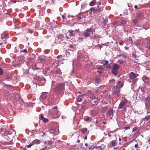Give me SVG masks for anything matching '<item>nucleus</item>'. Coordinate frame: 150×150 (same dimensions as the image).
Returning a JSON list of instances; mask_svg holds the SVG:
<instances>
[{
	"label": "nucleus",
	"instance_id": "62",
	"mask_svg": "<svg viewBox=\"0 0 150 150\" xmlns=\"http://www.w3.org/2000/svg\"><path fill=\"white\" fill-rule=\"evenodd\" d=\"M57 106H54V109H57Z\"/></svg>",
	"mask_w": 150,
	"mask_h": 150
},
{
	"label": "nucleus",
	"instance_id": "49",
	"mask_svg": "<svg viewBox=\"0 0 150 150\" xmlns=\"http://www.w3.org/2000/svg\"><path fill=\"white\" fill-rule=\"evenodd\" d=\"M137 129V128L136 127H134L132 129L133 132H134L135 131H136Z\"/></svg>",
	"mask_w": 150,
	"mask_h": 150
},
{
	"label": "nucleus",
	"instance_id": "42",
	"mask_svg": "<svg viewBox=\"0 0 150 150\" xmlns=\"http://www.w3.org/2000/svg\"><path fill=\"white\" fill-rule=\"evenodd\" d=\"M124 128L125 130L129 129H130V127L128 126L126 127H124Z\"/></svg>",
	"mask_w": 150,
	"mask_h": 150
},
{
	"label": "nucleus",
	"instance_id": "38",
	"mask_svg": "<svg viewBox=\"0 0 150 150\" xmlns=\"http://www.w3.org/2000/svg\"><path fill=\"white\" fill-rule=\"evenodd\" d=\"M93 104L95 105H97L98 104V101H97V100H95V101L93 100Z\"/></svg>",
	"mask_w": 150,
	"mask_h": 150
},
{
	"label": "nucleus",
	"instance_id": "3",
	"mask_svg": "<svg viewBox=\"0 0 150 150\" xmlns=\"http://www.w3.org/2000/svg\"><path fill=\"white\" fill-rule=\"evenodd\" d=\"M139 76L138 74H135L133 72H131L129 74V76L130 79L132 80L134 83L136 82L137 80V77Z\"/></svg>",
	"mask_w": 150,
	"mask_h": 150
},
{
	"label": "nucleus",
	"instance_id": "20",
	"mask_svg": "<svg viewBox=\"0 0 150 150\" xmlns=\"http://www.w3.org/2000/svg\"><path fill=\"white\" fill-rule=\"evenodd\" d=\"M98 70L97 71V72H98L99 74H101L103 72V69L102 68L99 67L97 69Z\"/></svg>",
	"mask_w": 150,
	"mask_h": 150
},
{
	"label": "nucleus",
	"instance_id": "50",
	"mask_svg": "<svg viewBox=\"0 0 150 150\" xmlns=\"http://www.w3.org/2000/svg\"><path fill=\"white\" fill-rule=\"evenodd\" d=\"M32 146V145L30 144L28 145H27V147L29 148L30 147Z\"/></svg>",
	"mask_w": 150,
	"mask_h": 150
},
{
	"label": "nucleus",
	"instance_id": "32",
	"mask_svg": "<svg viewBox=\"0 0 150 150\" xmlns=\"http://www.w3.org/2000/svg\"><path fill=\"white\" fill-rule=\"evenodd\" d=\"M4 74V71L0 67V75L2 76Z\"/></svg>",
	"mask_w": 150,
	"mask_h": 150
},
{
	"label": "nucleus",
	"instance_id": "18",
	"mask_svg": "<svg viewBox=\"0 0 150 150\" xmlns=\"http://www.w3.org/2000/svg\"><path fill=\"white\" fill-rule=\"evenodd\" d=\"M96 3V0H93L91 1L89 3L90 6H94Z\"/></svg>",
	"mask_w": 150,
	"mask_h": 150
},
{
	"label": "nucleus",
	"instance_id": "44",
	"mask_svg": "<svg viewBox=\"0 0 150 150\" xmlns=\"http://www.w3.org/2000/svg\"><path fill=\"white\" fill-rule=\"evenodd\" d=\"M142 15V14L141 13H139L137 14V17L138 18H140Z\"/></svg>",
	"mask_w": 150,
	"mask_h": 150
},
{
	"label": "nucleus",
	"instance_id": "46",
	"mask_svg": "<svg viewBox=\"0 0 150 150\" xmlns=\"http://www.w3.org/2000/svg\"><path fill=\"white\" fill-rule=\"evenodd\" d=\"M94 149V147L93 146H91L90 147H89V150H93Z\"/></svg>",
	"mask_w": 150,
	"mask_h": 150
},
{
	"label": "nucleus",
	"instance_id": "6",
	"mask_svg": "<svg viewBox=\"0 0 150 150\" xmlns=\"http://www.w3.org/2000/svg\"><path fill=\"white\" fill-rule=\"evenodd\" d=\"M99 108L98 107H96L91 111V115L96 116L99 113Z\"/></svg>",
	"mask_w": 150,
	"mask_h": 150
},
{
	"label": "nucleus",
	"instance_id": "12",
	"mask_svg": "<svg viewBox=\"0 0 150 150\" xmlns=\"http://www.w3.org/2000/svg\"><path fill=\"white\" fill-rule=\"evenodd\" d=\"M108 115L110 117H112L113 116V110L111 109H110L107 112Z\"/></svg>",
	"mask_w": 150,
	"mask_h": 150
},
{
	"label": "nucleus",
	"instance_id": "19",
	"mask_svg": "<svg viewBox=\"0 0 150 150\" xmlns=\"http://www.w3.org/2000/svg\"><path fill=\"white\" fill-rule=\"evenodd\" d=\"M63 36L62 34H60L58 36V39L59 40V41H62V39L63 38Z\"/></svg>",
	"mask_w": 150,
	"mask_h": 150
},
{
	"label": "nucleus",
	"instance_id": "28",
	"mask_svg": "<svg viewBox=\"0 0 150 150\" xmlns=\"http://www.w3.org/2000/svg\"><path fill=\"white\" fill-rule=\"evenodd\" d=\"M88 130V129L86 128H83L81 129V132L82 133H84L86 132Z\"/></svg>",
	"mask_w": 150,
	"mask_h": 150
},
{
	"label": "nucleus",
	"instance_id": "15",
	"mask_svg": "<svg viewBox=\"0 0 150 150\" xmlns=\"http://www.w3.org/2000/svg\"><path fill=\"white\" fill-rule=\"evenodd\" d=\"M100 82V81L99 77H97L96 79L95 84L96 86H98Z\"/></svg>",
	"mask_w": 150,
	"mask_h": 150
},
{
	"label": "nucleus",
	"instance_id": "52",
	"mask_svg": "<svg viewBox=\"0 0 150 150\" xmlns=\"http://www.w3.org/2000/svg\"><path fill=\"white\" fill-rule=\"evenodd\" d=\"M96 4H97V5H101L100 3L99 2V1H98V2H96Z\"/></svg>",
	"mask_w": 150,
	"mask_h": 150
},
{
	"label": "nucleus",
	"instance_id": "17",
	"mask_svg": "<svg viewBox=\"0 0 150 150\" xmlns=\"http://www.w3.org/2000/svg\"><path fill=\"white\" fill-rule=\"evenodd\" d=\"M33 141L34 144H40L41 142V141L40 140L37 139H35Z\"/></svg>",
	"mask_w": 150,
	"mask_h": 150
},
{
	"label": "nucleus",
	"instance_id": "27",
	"mask_svg": "<svg viewBox=\"0 0 150 150\" xmlns=\"http://www.w3.org/2000/svg\"><path fill=\"white\" fill-rule=\"evenodd\" d=\"M108 21V18H105V19L104 20L103 23L105 25H106L107 24Z\"/></svg>",
	"mask_w": 150,
	"mask_h": 150
},
{
	"label": "nucleus",
	"instance_id": "14",
	"mask_svg": "<svg viewBox=\"0 0 150 150\" xmlns=\"http://www.w3.org/2000/svg\"><path fill=\"white\" fill-rule=\"evenodd\" d=\"M8 38V34L6 33H4L1 35V38L2 39L4 38Z\"/></svg>",
	"mask_w": 150,
	"mask_h": 150
},
{
	"label": "nucleus",
	"instance_id": "34",
	"mask_svg": "<svg viewBox=\"0 0 150 150\" xmlns=\"http://www.w3.org/2000/svg\"><path fill=\"white\" fill-rule=\"evenodd\" d=\"M124 61H123V60L121 59V60H119L117 62V63H119L120 64H122L123 63H124Z\"/></svg>",
	"mask_w": 150,
	"mask_h": 150
},
{
	"label": "nucleus",
	"instance_id": "53",
	"mask_svg": "<svg viewBox=\"0 0 150 150\" xmlns=\"http://www.w3.org/2000/svg\"><path fill=\"white\" fill-rule=\"evenodd\" d=\"M103 110H104V111H103V113H105V110H106V108L104 107V108H103Z\"/></svg>",
	"mask_w": 150,
	"mask_h": 150
},
{
	"label": "nucleus",
	"instance_id": "4",
	"mask_svg": "<svg viewBox=\"0 0 150 150\" xmlns=\"http://www.w3.org/2000/svg\"><path fill=\"white\" fill-rule=\"evenodd\" d=\"M127 101V100L126 99L122 101L119 105V108L123 110L125 109L127 107L126 104Z\"/></svg>",
	"mask_w": 150,
	"mask_h": 150
},
{
	"label": "nucleus",
	"instance_id": "25",
	"mask_svg": "<svg viewBox=\"0 0 150 150\" xmlns=\"http://www.w3.org/2000/svg\"><path fill=\"white\" fill-rule=\"evenodd\" d=\"M119 66L118 64H115L113 65L112 69L117 70L119 68Z\"/></svg>",
	"mask_w": 150,
	"mask_h": 150
},
{
	"label": "nucleus",
	"instance_id": "23",
	"mask_svg": "<svg viewBox=\"0 0 150 150\" xmlns=\"http://www.w3.org/2000/svg\"><path fill=\"white\" fill-rule=\"evenodd\" d=\"M11 76V74H8L6 77V79L7 81H10Z\"/></svg>",
	"mask_w": 150,
	"mask_h": 150
},
{
	"label": "nucleus",
	"instance_id": "58",
	"mask_svg": "<svg viewBox=\"0 0 150 150\" xmlns=\"http://www.w3.org/2000/svg\"><path fill=\"white\" fill-rule=\"evenodd\" d=\"M32 145V146L34 145L35 144H34V143L33 142V141L32 142L30 143Z\"/></svg>",
	"mask_w": 150,
	"mask_h": 150
},
{
	"label": "nucleus",
	"instance_id": "55",
	"mask_svg": "<svg viewBox=\"0 0 150 150\" xmlns=\"http://www.w3.org/2000/svg\"><path fill=\"white\" fill-rule=\"evenodd\" d=\"M61 57H62L61 55H58L57 56V59H59Z\"/></svg>",
	"mask_w": 150,
	"mask_h": 150
},
{
	"label": "nucleus",
	"instance_id": "31",
	"mask_svg": "<svg viewBox=\"0 0 150 150\" xmlns=\"http://www.w3.org/2000/svg\"><path fill=\"white\" fill-rule=\"evenodd\" d=\"M40 97L41 98H42L44 99H45L47 97V96L45 94H44L42 95V96H41Z\"/></svg>",
	"mask_w": 150,
	"mask_h": 150
},
{
	"label": "nucleus",
	"instance_id": "29",
	"mask_svg": "<svg viewBox=\"0 0 150 150\" xmlns=\"http://www.w3.org/2000/svg\"><path fill=\"white\" fill-rule=\"evenodd\" d=\"M42 121L45 123H46L48 121V120L47 119L44 118L43 117H42Z\"/></svg>",
	"mask_w": 150,
	"mask_h": 150
},
{
	"label": "nucleus",
	"instance_id": "9",
	"mask_svg": "<svg viewBox=\"0 0 150 150\" xmlns=\"http://www.w3.org/2000/svg\"><path fill=\"white\" fill-rule=\"evenodd\" d=\"M32 69L34 71L37 70L38 72H39L40 71V68H38L37 67L36 64H35L32 67Z\"/></svg>",
	"mask_w": 150,
	"mask_h": 150
},
{
	"label": "nucleus",
	"instance_id": "51",
	"mask_svg": "<svg viewBox=\"0 0 150 150\" xmlns=\"http://www.w3.org/2000/svg\"><path fill=\"white\" fill-rule=\"evenodd\" d=\"M103 148H102V146H98V148H100L101 149H103V148L104 147L103 145Z\"/></svg>",
	"mask_w": 150,
	"mask_h": 150
},
{
	"label": "nucleus",
	"instance_id": "56",
	"mask_svg": "<svg viewBox=\"0 0 150 150\" xmlns=\"http://www.w3.org/2000/svg\"><path fill=\"white\" fill-rule=\"evenodd\" d=\"M62 18H63V19H66V18L65 17V16L64 15H62Z\"/></svg>",
	"mask_w": 150,
	"mask_h": 150
},
{
	"label": "nucleus",
	"instance_id": "5",
	"mask_svg": "<svg viewBox=\"0 0 150 150\" xmlns=\"http://www.w3.org/2000/svg\"><path fill=\"white\" fill-rule=\"evenodd\" d=\"M66 36L64 37L66 38L67 40L70 39L71 36H73L75 35L74 32V31L69 30L68 32L66 34Z\"/></svg>",
	"mask_w": 150,
	"mask_h": 150
},
{
	"label": "nucleus",
	"instance_id": "63",
	"mask_svg": "<svg viewBox=\"0 0 150 150\" xmlns=\"http://www.w3.org/2000/svg\"><path fill=\"white\" fill-rule=\"evenodd\" d=\"M98 147V146H95L94 147V148H96V149H97V147Z\"/></svg>",
	"mask_w": 150,
	"mask_h": 150
},
{
	"label": "nucleus",
	"instance_id": "8",
	"mask_svg": "<svg viewBox=\"0 0 150 150\" xmlns=\"http://www.w3.org/2000/svg\"><path fill=\"white\" fill-rule=\"evenodd\" d=\"M146 106L147 108H149L150 107V97H148L146 100Z\"/></svg>",
	"mask_w": 150,
	"mask_h": 150
},
{
	"label": "nucleus",
	"instance_id": "40",
	"mask_svg": "<svg viewBox=\"0 0 150 150\" xmlns=\"http://www.w3.org/2000/svg\"><path fill=\"white\" fill-rule=\"evenodd\" d=\"M102 10L101 8L98 7V9L97 10V13L98 12H100Z\"/></svg>",
	"mask_w": 150,
	"mask_h": 150
},
{
	"label": "nucleus",
	"instance_id": "16",
	"mask_svg": "<svg viewBox=\"0 0 150 150\" xmlns=\"http://www.w3.org/2000/svg\"><path fill=\"white\" fill-rule=\"evenodd\" d=\"M123 86V83L121 81H120L117 83L116 86L117 88H121Z\"/></svg>",
	"mask_w": 150,
	"mask_h": 150
},
{
	"label": "nucleus",
	"instance_id": "13",
	"mask_svg": "<svg viewBox=\"0 0 150 150\" xmlns=\"http://www.w3.org/2000/svg\"><path fill=\"white\" fill-rule=\"evenodd\" d=\"M117 144V143L115 140L112 141L110 143V145L112 147H114L116 146Z\"/></svg>",
	"mask_w": 150,
	"mask_h": 150
},
{
	"label": "nucleus",
	"instance_id": "59",
	"mask_svg": "<svg viewBox=\"0 0 150 150\" xmlns=\"http://www.w3.org/2000/svg\"><path fill=\"white\" fill-rule=\"evenodd\" d=\"M125 48L126 50H127L128 49V47L126 46L125 47Z\"/></svg>",
	"mask_w": 150,
	"mask_h": 150
},
{
	"label": "nucleus",
	"instance_id": "57",
	"mask_svg": "<svg viewBox=\"0 0 150 150\" xmlns=\"http://www.w3.org/2000/svg\"><path fill=\"white\" fill-rule=\"evenodd\" d=\"M36 79H38L39 81H40L41 80L40 79L39 77H37L36 78Z\"/></svg>",
	"mask_w": 150,
	"mask_h": 150
},
{
	"label": "nucleus",
	"instance_id": "1",
	"mask_svg": "<svg viewBox=\"0 0 150 150\" xmlns=\"http://www.w3.org/2000/svg\"><path fill=\"white\" fill-rule=\"evenodd\" d=\"M93 29L90 28H87L84 31V32L81 33V35L83 36L86 38L88 37H89L91 35V33H93Z\"/></svg>",
	"mask_w": 150,
	"mask_h": 150
},
{
	"label": "nucleus",
	"instance_id": "30",
	"mask_svg": "<svg viewBox=\"0 0 150 150\" xmlns=\"http://www.w3.org/2000/svg\"><path fill=\"white\" fill-rule=\"evenodd\" d=\"M126 23V21L125 20H122L121 22V25H125Z\"/></svg>",
	"mask_w": 150,
	"mask_h": 150
},
{
	"label": "nucleus",
	"instance_id": "36",
	"mask_svg": "<svg viewBox=\"0 0 150 150\" xmlns=\"http://www.w3.org/2000/svg\"><path fill=\"white\" fill-rule=\"evenodd\" d=\"M150 118V115H147L145 118V119L146 121H147Z\"/></svg>",
	"mask_w": 150,
	"mask_h": 150
},
{
	"label": "nucleus",
	"instance_id": "41",
	"mask_svg": "<svg viewBox=\"0 0 150 150\" xmlns=\"http://www.w3.org/2000/svg\"><path fill=\"white\" fill-rule=\"evenodd\" d=\"M55 130L54 129H51L50 130V132L51 133H53L54 132Z\"/></svg>",
	"mask_w": 150,
	"mask_h": 150
},
{
	"label": "nucleus",
	"instance_id": "2",
	"mask_svg": "<svg viewBox=\"0 0 150 150\" xmlns=\"http://www.w3.org/2000/svg\"><path fill=\"white\" fill-rule=\"evenodd\" d=\"M64 83L58 84L54 88V90L57 93H59L64 89Z\"/></svg>",
	"mask_w": 150,
	"mask_h": 150
},
{
	"label": "nucleus",
	"instance_id": "37",
	"mask_svg": "<svg viewBox=\"0 0 150 150\" xmlns=\"http://www.w3.org/2000/svg\"><path fill=\"white\" fill-rule=\"evenodd\" d=\"M81 15L80 14H78L77 15V19L78 20H80L81 19Z\"/></svg>",
	"mask_w": 150,
	"mask_h": 150
},
{
	"label": "nucleus",
	"instance_id": "24",
	"mask_svg": "<svg viewBox=\"0 0 150 150\" xmlns=\"http://www.w3.org/2000/svg\"><path fill=\"white\" fill-rule=\"evenodd\" d=\"M100 38H101V36L97 34H95L93 36V38L95 39Z\"/></svg>",
	"mask_w": 150,
	"mask_h": 150
},
{
	"label": "nucleus",
	"instance_id": "26",
	"mask_svg": "<svg viewBox=\"0 0 150 150\" xmlns=\"http://www.w3.org/2000/svg\"><path fill=\"white\" fill-rule=\"evenodd\" d=\"M112 73L115 75H117L118 74V72L117 69H112Z\"/></svg>",
	"mask_w": 150,
	"mask_h": 150
},
{
	"label": "nucleus",
	"instance_id": "47",
	"mask_svg": "<svg viewBox=\"0 0 150 150\" xmlns=\"http://www.w3.org/2000/svg\"><path fill=\"white\" fill-rule=\"evenodd\" d=\"M47 146H46L44 148H42V149H40V150H47L46 149L47 148Z\"/></svg>",
	"mask_w": 150,
	"mask_h": 150
},
{
	"label": "nucleus",
	"instance_id": "61",
	"mask_svg": "<svg viewBox=\"0 0 150 150\" xmlns=\"http://www.w3.org/2000/svg\"><path fill=\"white\" fill-rule=\"evenodd\" d=\"M135 8L137 9V6L136 5H135L134 7Z\"/></svg>",
	"mask_w": 150,
	"mask_h": 150
},
{
	"label": "nucleus",
	"instance_id": "22",
	"mask_svg": "<svg viewBox=\"0 0 150 150\" xmlns=\"http://www.w3.org/2000/svg\"><path fill=\"white\" fill-rule=\"evenodd\" d=\"M55 74H56L60 75L62 74V72L59 69H57L55 71Z\"/></svg>",
	"mask_w": 150,
	"mask_h": 150
},
{
	"label": "nucleus",
	"instance_id": "39",
	"mask_svg": "<svg viewBox=\"0 0 150 150\" xmlns=\"http://www.w3.org/2000/svg\"><path fill=\"white\" fill-rule=\"evenodd\" d=\"M82 99L79 96L78 97L77 100L78 101L80 102L81 101Z\"/></svg>",
	"mask_w": 150,
	"mask_h": 150
},
{
	"label": "nucleus",
	"instance_id": "21",
	"mask_svg": "<svg viewBox=\"0 0 150 150\" xmlns=\"http://www.w3.org/2000/svg\"><path fill=\"white\" fill-rule=\"evenodd\" d=\"M83 36L81 35V33L80 34V36L78 39V40L79 42H81L82 41L83 39Z\"/></svg>",
	"mask_w": 150,
	"mask_h": 150
},
{
	"label": "nucleus",
	"instance_id": "10",
	"mask_svg": "<svg viewBox=\"0 0 150 150\" xmlns=\"http://www.w3.org/2000/svg\"><path fill=\"white\" fill-rule=\"evenodd\" d=\"M89 11L90 14H91L92 12H93L94 14L97 13V9L94 7L91 8Z\"/></svg>",
	"mask_w": 150,
	"mask_h": 150
},
{
	"label": "nucleus",
	"instance_id": "60",
	"mask_svg": "<svg viewBox=\"0 0 150 150\" xmlns=\"http://www.w3.org/2000/svg\"><path fill=\"white\" fill-rule=\"evenodd\" d=\"M80 140L78 139L77 140V143H79L80 142Z\"/></svg>",
	"mask_w": 150,
	"mask_h": 150
},
{
	"label": "nucleus",
	"instance_id": "35",
	"mask_svg": "<svg viewBox=\"0 0 150 150\" xmlns=\"http://www.w3.org/2000/svg\"><path fill=\"white\" fill-rule=\"evenodd\" d=\"M22 52L27 53L28 52L27 50L26 49H25L23 50H22L21 51L20 53H22Z\"/></svg>",
	"mask_w": 150,
	"mask_h": 150
},
{
	"label": "nucleus",
	"instance_id": "7",
	"mask_svg": "<svg viewBox=\"0 0 150 150\" xmlns=\"http://www.w3.org/2000/svg\"><path fill=\"white\" fill-rule=\"evenodd\" d=\"M98 63L101 64H102L103 66H105L108 63V62L107 60H98Z\"/></svg>",
	"mask_w": 150,
	"mask_h": 150
},
{
	"label": "nucleus",
	"instance_id": "54",
	"mask_svg": "<svg viewBox=\"0 0 150 150\" xmlns=\"http://www.w3.org/2000/svg\"><path fill=\"white\" fill-rule=\"evenodd\" d=\"M134 146L136 148H137L138 147L139 148V147H138V145L137 144H135V145Z\"/></svg>",
	"mask_w": 150,
	"mask_h": 150
},
{
	"label": "nucleus",
	"instance_id": "64",
	"mask_svg": "<svg viewBox=\"0 0 150 150\" xmlns=\"http://www.w3.org/2000/svg\"><path fill=\"white\" fill-rule=\"evenodd\" d=\"M85 146H88V145L87 144V143H86V144H85Z\"/></svg>",
	"mask_w": 150,
	"mask_h": 150
},
{
	"label": "nucleus",
	"instance_id": "45",
	"mask_svg": "<svg viewBox=\"0 0 150 150\" xmlns=\"http://www.w3.org/2000/svg\"><path fill=\"white\" fill-rule=\"evenodd\" d=\"M116 94L117 95V96H119V95L120 94V91H119L118 90Z\"/></svg>",
	"mask_w": 150,
	"mask_h": 150
},
{
	"label": "nucleus",
	"instance_id": "48",
	"mask_svg": "<svg viewBox=\"0 0 150 150\" xmlns=\"http://www.w3.org/2000/svg\"><path fill=\"white\" fill-rule=\"evenodd\" d=\"M91 98H92L93 99H95L96 98L95 96L94 95H92V97Z\"/></svg>",
	"mask_w": 150,
	"mask_h": 150
},
{
	"label": "nucleus",
	"instance_id": "43",
	"mask_svg": "<svg viewBox=\"0 0 150 150\" xmlns=\"http://www.w3.org/2000/svg\"><path fill=\"white\" fill-rule=\"evenodd\" d=\"M52 144V142L51 141H49L48 142V144L49 146L51 145Z\"/></svg>",
	"mask_w": 150,
	"mask_h": 150
},
{
	"label": "nucleus",
	"instance_id": "11",
	"mask_svg": "<svg viewBox=\"0 0 150 150\" xmlns=\"http://www.w3.org/2000/svg\"><path fill=\"white\" fill-rule=\"evenodd\" d=\"M142 79L144 82L145 83H147L149 82V79L148 77L146 76H143Z\"/></svg>",
	"mask_w": 150,
	"mask_h": 150
},
{
	"label": "nucleus",
	"instance_id": "33",
	"mask_svg": "<svg viewBox=\"0 0 150 150\" xmlns=\"http://www.w3.org/2000/svg\"><path fill=\"white\" fill-rule=\"evenodd\" d=\"M132 22L134 24H136L138 22L137 19H134L132 20Z\"/></svg>",
	"mask_w": 150,
	"mask_h": 150
}]
</instances>
